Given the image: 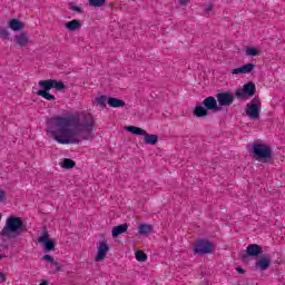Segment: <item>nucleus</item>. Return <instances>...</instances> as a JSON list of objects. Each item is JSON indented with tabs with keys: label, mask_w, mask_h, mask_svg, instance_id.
Instances as JSON below:
<instances>
[{
	"label": "nucleus",
	"mask_w": 285,
	"mask_h": 285,
	"mask_svg": "<svg viewBox=\"0 0 285 285\" xmlns=\"http://www.w3.org/2000/svg\"><path fill=\"white\" fill-rule=\"evenodd\" d=\"M70 10H72L73 12H78L79 14L83 13V9H81V7H78L75 4H70Z\"/></svg>",
	"instance_id": "nucleus-32"
},
{
	"label": "nucleus",
	"mask_w": 285,
	"mask_h": 285,
	"mask_svg": "<svg viewBox=\"0 0 285 285\" xmlns=\"http://www.w3.org/2000/svg\"><path fill=\"white\" fill-rule=\"evenodd\" d=\"M187 3H188V0H179L180 6H187Z\"/></svg>",
	"instance_id": "nucleus-37"
},
{
	"label": "nucleus",
	"mask_w": 285,
	"mask_h": 285,
	"mask_svg": "<svg viewBox=\"0 0 285 285\" xmlns=\"http://www.w3.org/2000/svg\"><path fill=\"white\" fill-rule=\"evenodd\" d=\"M106 0H89V6L92 8H101V6H105Z\"/></svg>",
	"instance_id": "nucleus-27"
},
{
	"label": "nucleus",
	"mask_w": 285,
	"mask_h": 285,
	"mask_svg": "<svg viewBox=\"0 0 285 285\" xmlns=\"http://www.w3.org/2000/svg\"><path fill=\"white\" fill-rule=\"evenodd\" d=\"M43 262H50L51 264L55 262V257L46 254L45 256H42Z\"/></svg>",
	"instance_id": "nucleus-33"
},
{
	"label": "nucleus",
	"mask_w": 285,
	"mask_h": 285,
	"mask_svg": "<svg viewBox=\"0 0 285 285\" xmlns=\"http://www.w3.org/2000/svg\"><path fill=\"white\" fill-rule=\"evenodd\" d=\"M6 255H3V254H0V259H6Z\"/></svg>",
	"instance_id": "nucleus-38"
},
{
	"label": "nucleus",
	"mask_w": 285,
	"mask_h": 285,
	"mask_svg": "<svg viewBox=\"0 0 285 285\" xmlns=\"http://www.w3.org/2000/svg\"><path fill=\"white\" fill-rule=\"evenodd\" d=\"M127 230H128V224L127 223L115 226L111 230V236L112 237H119V235H124V233H127Z\"/></svg>",
	"instance_id": "nucleus-19"
},
{
	"label": "nucleus",
	"mask_w": 285,
	"mask_h": 285,
	"mask_svg": "<svg viewBox=\"0 0 285 285\" xmlns=\"http://www.w3.org/2000/svg\"><path fill=\"white\" fill-rule=\"evenodd\" d=\"M253 70H255V65L247 63V65H243L239 68L233 69L232 75H248L249 72H253Z\"/></svg>",
	"instance_id": "nucleus-17"
},
{
	"label": "nucleus",
	"mask_w": 285,
	"mask_h": 285,
	"mask_svg": "<svg viewBox=\"0 0 285 285\" xmlns=\"http://www.w3.org/2000/svg\"><path fill=\"white\" fill-rule=\"evenodd\" d=\"M66 28L70 32H75V30H79V28H81V21H79V20H71V21L66 23Z\"/></svg>",
	"instance_id": "nucleus-22"
},
{
	"label": "nucleus",
	"mask_w": 285,
	"mask_h": 285,
	"mask_svg": "<svg viewBox=\"0 0 285 285\" xmlns=\"http://www.w3.org/2000/svg\"><path fill=\"white\" fill-rule=\"evenodd\" d=\"M0 219H1V216H0Z\"/></svg>",
	"instance_id": "nucleus-40"
},
{
	"label": "nucleus",
	"mask_w": 285,
	"mask_h": 285,
	"mask_svg": "<svg viewBox=\"0 0 285 285\" xmlns=\"http://www.w3.org/2000/svg\"><path fill=\"white\" fill-rule=\"evenodd\" d=\"M213 4H207L204 9V16L205 17H210V12H213Z\"/></svg>",
	"instance_id": "nucleus-31"
},
{
	"label": "nucleus",
	"mask_w": 285,
	"mask_h": 285,
	"mask_svg": "<svg viewBox=\"0 0 285 285\" xmlns=\"http://www.w3.org/2000/svg\"><path fill=\"white\" fill-rule=\"evenodd\" d=\"M216 99L219 108L228 107L233 106V101H235V96L230 94V91H225L217 94Z\"/></svg>",
	"instance_id": "nucleus-10"
},
{
	"label": "nucleus",
	"mask_w": 285,
	"mask_h": 285,
	"mask_svg": "<svg viewBox=\"0 0 285 285\" xmlns=\"http://www.w3.org/2000/svg\"><path fill=\"white\" fill-rule=\"evenodd\" d=\"M0 37L4 40L10 39V31H8V28H0Z\"/></svg>",
	"instance_id": "nucleus-29"
},
{
	"label": "nucleus",
	"mask_w": 285,
	"mask_h": 285,
	"mask_svg": "<svg viewBox=\"0 0 285 285\" xmlns=\"http://www.w3.org/2000/svg\"><path fill=\"white\" fill-rule=\"evenodd\" d=\"M39 285H48V281H43V282L40 283Z\"/></svg>",
	"instance_id": "nucleus-39"
},
{
	"label": "nucleus",
	"mask_w": 285,
	"mask_h": 285,
	"mask_svg": "<svg viewBox=\"0 0 285 285\" xmlns=\"http://www.w3.org/2000/svg\"><path fill=\"white\" fill-rule=\"evenodd\" d=\"M6 199H7L6 191L0 188V204H1V202H6Z\"/></svg>",
	"instance_id": "nucleus-34"
},
{
	"label": "nucleus",
	"mask_w": 285,
	"mask_h": 285,
	"mask_svg": "<svg viewBox=\"0 0 285 285\" xmlns=\"http://www.w3.org/2000/svg\"><path fill=\"white\" fill-rule=\"evenodd\" d=\"M50 273H61V264L59 262L53 261L51 264V272Z\"/></svg>",
	"instance_id": "nucleus-28"
},
{
	"label": "nucleus",
	"mask_w": 285,
	"mask_h": 285,
	"mask_svg": "<svg viewBox=\"0 0 285 285\" xmlns=\"http://www.w3.org/2000/svg\"><path fill=\"white\" fill-rule=\"evenodd\" d=\"M245 52L247 57H257V55H259V50H257V48L254 47H248Z\"/></svg>",
	"instance_id": "nucleus-26"
},
{
	"label": "nucleus",
	"mask_w": 285,
	"mask_h": 285,
	"mask_svg": "<svg viewBox=\"0 0 285 285\" xmlns=\"http://www.w3.org/2000/svg\"><path fill=\"white\" fill-rule=\"evenodd\" d=\"M38 243L43 244L45 253H52L55 250V240L50 238V234H48V229L42 230V235L38 237Z\"/></svg>",
	"instance_id": "nucleus-9"
},
{
	"label": "nucleus",
	"mask_w": 285,
	"mask_h": 285,
	"mask_svg": "<svg viewBox=\"0 0 285 285\" xmlns=\"http://www.w3.org/2000/svg\"><path fill=\"white\" fill-rule=\"evenodd\" d=\"M236 271L239 273V275H244V273H246V271L242 267H237Z\"/></svg>",
	"instance_id": "nucleus-36"
},
{
	"label": "nucleus",
	"mask_w": 285,
	"mask_h": 285,
	"mask_svg": "<svg viewBox=\"0 0 285 285\" xmlns=\"http://www.w3.org/2000/svg\"><path fill=\"white\" fill-rule=\"evenodd\" d=\"M106 96H100L98 98H96V101L98 104V106H100V108H106Z\"/></svg>",
	"instance_id": "nucleus-30"
},
{
	"label": "nucleus",
	"mask_w": 285,
	"mask_h": 285,
	"mask_svg": "<svg viewBox=\"0 0 285 285\" xmlns=\"http://www.w3.org/2000/svg\"><path fill=\"white\" fill-rule=\"evenodd\" d=\"M3 282H6V275L3 272H0V283L3 284Z\"/></svg>",
	"instance_id": "nucleus-35"
},
{
	"label": "nucleus",
	"mask_w": 285,
	"mask_h": 285,
	"mask_svg": "<svg viewBox=\"0 0 285 285\" xmlns=\"http://www.w3.org/2000/svg\"><path fill=\"white\" fill-rule=\"evenodd\" d=\"M109 250H110V246L107 245L106 242H100L95 262H104V259H106V255H108Z\"/></svg>",
	"instance_id": "nucleus-13"
},
{
	"label": "nucleus",
	"mask_w": 285,
	"mask_h": 285,
	"mask_svg": "<svg viewBox=\"0 0 285 285\" xmlns=\"http://www.w3.org/2000/svg\"><path fill=\"white\" fill-rule=\"evenodd\" d=\"M259 110H262V100L259 96H256L246 105L245 115L249 117V119H257L259 117Z\"/></svg>",
	"instance_id": "nucleus-5"
},
{
	"label": "nucleus",
	"mask_w": 285,
	"mask_h": 285,
	"mask_svg": "<svg viewBox=\"0 0 285 285\" xmlns=\"http://www.w3.org/2000/svg\"><path fill=\"white\" fill-rule=\"evenodd\" d=\"M42 81L43 87L47 89L50 88L52 90V88H55L56 90H66V83H63V81H58L56 79H47Z\"/></svg>",
	"instance_id": "nucleus-14"
},
{
	"label": "nucleus",
	"mask_w": 285,
	"mask_h": 285,
	"mask_svg": "<svg viewBox=\"0 0 285 285\" xmlns=\"http://www.w3.org/2000/svg\"><path fill=\"white\" fill-rule=\"evenodd\" d=\"M271 262V254H263V256L256 262V268H259L261 271H268Z\"/></svg>",
	"instance_id": "nucleus-15"
},
{
	"label": "nucleus",
	"mask_w": 285,
	"mask_h": 285,
	"mask_svg": "<svg viewBox=\"0 0 285 285\" xmlns=\"http://www.w3.org/2000/svg\"><path fill=\"white\" fill-rule=\"evenodd\" d=\"M138 233H139V235H148V234L153 233V225L140 224L138 226Z\"/></svg>",
	"instance_id": "nucleus-23"
},
{
	"label": "nucleus",
	"mask_w": 285,
	"mask_h": 285,
	"mask_svg": "<svg viewBox=\"0 0 285 285\" xmlns=\"http://www.w3.org/2000/svg\"><path fill=\"white\" fill-rule=\"evenodd\" d=\"M61 168H66L67 170H70V168H75L76 163L70 158H65L62 163H60Z\"/></svg>",
	"instance_id": "nucleus-24"
},
{
	"label": "nucleus",
	"mask_w": 285,
	"mask_h": 285,
	"mask_svg": "<svg viewBox=\"0 0 285 285\" xmlns=\"http://www.w3.org/2000/svg\"><path fill=\"white\" fill-rule=\"evenodd\" d=\"M9 28H11V30H13V32H21V30H23L24 24L23 22L17 20V19H12L9 22Z\"/></svg>",
	"instance_id": "nucleus-21"
},
{
	"label": "nucleus",
	"mask_w": 285,
	"mask_h": 285,
	"mask_svg": "<svg viewBox=\"0 0 285 285\" xmlns=\"http://www.w3.org/2000/svg\"><path fill=\"white\" fill-rule=\"evenodd\" d=\"M13 42L17 43V46H20V48H26L30 42V37H28V33L21 32L14 36Z\"/></svg>",
	"instance_id": "nucleus-16"
},
{
	"label": "nucleus",
	"mask_w": 285,
	"mask_h": 285,
	"mask_svg": "<svg viewBox=\"0 0 285 285\" xmlns=\"http://www.w3.org/2000/svg\"><path fill=\"white\" fill-rule=\"evenodd\" d=\"M256 90L257 87L254 82H247L243 86V88H238L235 91V97L240 99V101H246V99H249V97H255Z\"/></svg>",
	"instance_id": "nucleus-6"
},
{
	"label": "nucleus",
	"mask_w": 285,
	"mask_h": 285,
	"mask_svg": "<svg viewBox=\"0 0 285 285\" xmlns=\"http://www.w3.org/2000/svg\"><path fill=\"white\" fill-rule=\"evenodd\" d=\"M136 259L137 262H148V255L144 250H138L136 252Z\"/></svg>",
	"instance_id": "nucleus-25"
},
{
	"label": "nucleus",
	"mask_w": 285,
	"mask_h": 285,
	"mask_svg": "<svg viewBox=\"0 0 285 285\" xmlns=\"http://www.w3.org/2000/svg\"><path fill=\"white\" fill-rule=\"evenodd\" d=\"M253 153L256 156V159L258 161H269V159H273V148L268 145L264 144H254L253 146Z\"/></svg>",
	"instance_id": "nucleus-3"
},
{
	"label": "nucleus",
	"mask_w": 285,
	"mask_h": 285,
	"mask_svg": "<svg viewBox=\"0 0 285 285\" xmlns=\"http://www.w3.org/2000/svg\"><path fill=\"white\" fill-rule=\"evenodd\" d=\"M195 255H208L213 253V243L208 240H197L194 247Z\"/></svg>",
	"instance_id": "nucleus-8"
},
{
	"label": "nucleus",
	"mask_w": 285,
	"mask_h": 285,
	"mask_svg": "<svg viewBox=\"0 0 285 285\" xmlns=\"http://www.w3.org/2000/svg\"><path fill=\"white\" fill-rule=\"evenodd\" d=\"M193 112L195 117H208V110L203 102H198Z\"/></svg>",
	"instance_id": "nucleus-18"
},
{
	"label": "nucleus",
	"mask_w": 285,
	"mask_h": 285,
	"mask_svg": "<svg viewBox=\"0 0 285 285\" xmlns=\"http://www.w3.org/2000/svg\"><path fill=\"white\" fill-rule=\"evenodd\" d=\"M43 81L42 80H40L39 82H38V85H39V87L41 88L40 90H38L37 92H36V95H38V97H42L43 99H47V101H55V99H57L53 95H51L50 94V88H46L45 86H43Z\"/></svg>",
	"instance_id": "nucleus-11"
},
{
	"label": "nucleus",
	"mask_w": 285,
	"mask_h": 285,
	"mask_svg": "<svg viewBox=\"0 0 285 285\" xmlns=\"http://www.w3.org/2000/svg\"><path fill=\"white\" fill-rule=\"evenodd\" d=\"M95 116L85 114L58 116L47 121V132H50L55 141L62 145L81 144L95 139Z\"/></svg>",
	"instance_id": "nucleus-1"
},
{
	"label": "nucleus",
	"mask_w": 285,
	"mask_h": 285,
	"mask_svg": "<svg viewBox=\"0 0 285 285\" xmlns=\"http://www.w3.org/2000/svg\"><path fill=\"white\" fill-rule=\"evenodd\" d=\"M126 130L128 132H131V135H140V136L145 137V144H147L148 146H155L159 141L158 135L148 134L146 130H144L140 127L128 126V127H126Z\"/></svg>",
	"instance_id": "nucleus-4"
},
{
	"label": "nucleus",
	"mask_w": 285,
	"mask_h": 285,
	"mask_svg": "<svg viewBox=\"0 0 285 285\" xmlns=\"http://www.w3.org/2000/svg\"><path fill=\"white\" fill-rule=\"evenodd\" d=\"M262 253H264V249H262L259 245L250 244L247 246L246 250H242L238 254V257L242 259V262H248V257H259Z\"/></svg>",
	"instance_id": "nucleus-7"
},
{
	"label": "nucleus",
	"mask_w": 285,
	"mask_h": 285,
	"mask_svg": "<svg viewBox=\"0 0 285 285\" xmlns=\"http://www.w3.org/2000/svg\"><path fill=\"white\" fill-rule=\"evenodd\" d=\"M27 232L28 228L26 227V224H23V219L21 217L9 216L0 235L7 239H17V237H21V235Z\"/></svg>",
	"instance_id": "nucleus-2"
},
{
	"label": "nucleus",
	"mask_w": 285,
	"mask_h": 285,
	"mask_svg": "<svg viewBox=\"0 0 285 285\" xmlns=\"http://www.w3.org/2000/svg\"><path fill=\"white\" fill-rule=\"evenodd\" d=\"M107 104L108 106H110V108H124V106H126V101L119 98H112V97H109L107 99Z\"/></svg>",
	"instance_id": "nucleus-20"
},
{
	"label": "nucleus",
	"mask_w": 285,
	"mask_h": 285,
	"mask_svg": "<svg viewBox=\"0 0 285 285\" xmlns=\"http://www.w3.org/2000/svg\"><path fill=\"white\" fill-rule=\"evenodd\" d=\"M202 104L207 110H213L214 112H219V110H222V107L217 105V99L213 96L205 98Z\"/></svg>",
	"instance_id": "nucleus-12"
}]
</instances>
